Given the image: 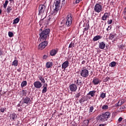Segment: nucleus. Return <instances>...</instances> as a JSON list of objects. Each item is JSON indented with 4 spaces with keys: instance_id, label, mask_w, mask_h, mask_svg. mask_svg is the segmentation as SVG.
Wrapping results in <instances>:
<instances>
[{
    "instance_id": "obj_1",
    "label": "nucleus",
    "mask_w": 126,
    "mask_h": 126,
    "mask_svg": "<svg viewBox=\"0 0 126 126\" xmlns=\"http://www.w3.org/2000/svg\"><path fill=\"white\" fill-rule=\"evenodd\" d=\"M50 29H46L43 30L40 29L39 30V39L40 41H46L50 37Z\"/></svg>"
},
{
    "instance_id": "obj_2",
    "label": "nucleus",
    "mask_w": 126,
    "mask_h": 126,
    "mask_svg": "<svg viewBox=\"0 0 126 126\" xmlns=\"http://www.w3.org/2000/svg\"><path fill=\"white\" fill-rule=\"evenodd\" d=\"M110 117H111V113L109 112H106L105 113H102L101 115L98 116L97 120V121H99V122H105Z\"/></svg>"
},
{
    "instance_id": "obj_3",
    "label": "nucleus",
    "mask_w": 126,
    "mask_h": 126,
    "mask_svg": "<svg viewBox=\"0 0 126 126\" xmlns=\"http://www.w3.org/2000/svg\"><path fill=\"white\" fill-rule=\"evenodd\" d=\"M72 24V16L71 14L68 15L66 17L65 26L67 27H70Z\"/></svg>"
},
{
    "instance_id": "obj_4",
    "label": "nucleus",
    "mask_w": 126,
    "mask_h": 126,
    "mask_svg": "<svg viewBox=\"0 0 126 126\" xmlns=\"http://www.w3.org/2000/svg\"><path fill=\"white\" fill-rule=\"evenodd\" d=\"M80 75L82 77H87L89 75V71L85 68H83L80 71Z\"/></svg>"
},
{
    "instance_id": "obj_5",
    "label": "nucleus",
    "mask_w": 126,
    "mask_h": 126,
    "mask_svg": "<svg viewBox=\"0 0 126 126\" xmlns=\"http://www.w3.org/2000/svg\"><path fill=\"white\" fill-rule=\"evenodd\" d=\"M43 41V42H42L41 43H40L39 44V45L38 46V48L39 50H43L44 49H45V48H46V47H47V46H48V41H46V40H42Z\"/></svg>"
},
{
    "instance_id": "obj_6",
    "label": "nucleus",
    "mask_w": 126,
    "mask_h": 126,
    "mask_svg": "<svg viewBox=\"0 0 126 126\" xmlns=\"http://www.w3.org/2000/svg\"><path fill=\"white\" fill-rule=\"evenodd\" d=\"M94 10L95 12H97V13L101 12V11H102L103 10L102 9L101 5L99 3H96L94 5Z\"/></svg>"
},
{
    "instance_id": "obj_7",
    "label": "nucleus",
    "mask_w": 126,
    "mask_h": 126,
    "mask_svg": "<svg viewBox=\"0 0 126 126\" xmlns=\"http://www.w3.org/2000/svg\"><path fill=\"white\" fill-rule=\"evenodd\" d=\"M45 9H46V6L44 4H40L39 6V9H38V15H41L42 13H44V12L45 11Z\"/></svg>"
},
{
    "instance_id": "obj_8",
    "label": "nucleus",
    "mask_w": 126,
    "mask_h": 126,
    "mask_svg": "<svg viewBox=\"0 0 126 126\" xmlns=\"http://www.w3.org/2000/svg\"><path fill=\"white\" fill-rule=\"evenodd\" d=\"M31 102H32V101H31V99L28 96L23 98V104L24 103L29 105L30 104H31Z\"/></svg>"
},
{
    "instance_id": "obj_9",
    "label": "nucleus",
    "mask_w": 126,
    "mask_h": 126,
    "mask_svg": "<svg viewBox=\"0 0 126 126\" xmlns=\"http://www.w3.org/2000/svg\"><path fill=\"white\" fill-rule=\"evenodd\" d=\"M69 88L72 92H75L77 90V86L75 84H71L69 86Z\"/></svg>"
},
{
    "instance_id": "obj_10",
    "label": "nucleus",
    "mask_w": 126,
    "mask_h": 126,
    "mask_svg": "<svg viewBox=\"0 0 126 126\" xmlns=\"http://www.w3.org/2000/svg\"><path fill=\"white\" fill-rule=\"evenodd\" d=\"M33 85L35 88L40 89L42 87V83L40 81H35L33 83Z\"/></svg>"
},
{
    "instance_id": "obj_11",
    "label": "nucleus",
    "mask_w": 126,
    "mask_h": 126,
    "mask_svg": "<svg viewBox=\"0 0 126 126\" xmlns=\"http://www.w3.org/2000/svg\"><path fill=\"white\" fill-rule=\"evenodd\" d=\"M66 26L65 25V22L64 21H62L59 25V29L60 30H63L64 29V28Z\"/></svg>"
},
{
    "instance_id": "obj_12",
    "label": "nucleus",
    "mask_w": 126,
    "mask_h": 126,
    "mask_svg": "<svg viewBox=\"0 0 126 126\" xmlns=\"http://www.w3.org/2000/svg\"><path fill=\"white\" fill-rule=\"evenodd\" d=\"M98 47L99 49H101V50H104L106 47V44L103 41L99 42Z\"/></svg>"
},
{
    "instance_id": "obj_13",
    "label": "nucleus",
    "mask_w": 126,
    "mask_h": 126,
    "mask_svg": "<svg viewBox=\"0 0 126 126\" xmlns=\"http://www.w3.org/2000/svg\"><path fill=\"white\" fill-rule=\"evenodd\" d=\"M68 64H69V63L68 62V61H66L64 62H63L62 65V68H63L64 69H65L67 66H68Z\"/></svg>"
},
{
    "instance_id": "obj_14",
    "label": "nucleus",
    "mask_w": 126,
    "mask_h": 126,
    "mask_svg": "<svg viewBox=\"0 0 126 126\" xmlns=\"http://www.w3.org/2000/svg\"><path fill=\"white\" fill-rule=\"evenodd\" d=\"M101 82V81L97 78L94 77L93 80V83L94 85H97Z\"/></svg>"
},
{
    "instance_id": "obj_15",
    "label": "nucleus",
    "mask_w": 126,
    "mask_h": 126,
    "mask_svg": "<svg viewBox=\"0 0 126 126\" xmlns=\"http://www.w3.org/2000/svg\"><path fill=\"white\" fill-rule=\"evenodd\" d=\"M85 101H87V98L85 96H83L79 100V102L80 104H83Z\"/></svg>"
},
{
    "instance_id": "obj_16",
    "label": "nucleus",
    "mask_w": 126,
    "mask_h": 126,
    "mask_svg": "<svg viewBox=\"0 0 126 126\" xmlns=\"http://www.w3.org/2000/svg\"><path fill=\"white\" fill-rule=\"evenodd\" d=\"M57 50L55 49H53L50 52V55H51L52 56H56L57 55Z\"/></svg>"
},
{
    "instance_id": "obj_17",
    "label": "nucleus",
    "mask_w": 126,
    "mask_h": 126,
    "mask_svg": "<svg viewBox=\"0 0 126 126\" xmlns=\"http://www.w3.org/2000/svg\"><path fill=\"white\" fill-rule=\"evenodd\" d=\"M17 118V115L15 114V113H13L12 114H11L10 119H12L13 121H15Z\"/></svg>"
},
{
    "instance_id": "obj_18",
    "label": "nucleus",
    "mask_w": 126,
    "mask_h": 126,
    "mask_svg": "<svg viewBox=\"0 0 126 126\" xmlns=\"http://www.w3.org/2000/svg\"><path fill=\"white\" fill-rule=\"evenodd\" d=\"M100 39H101V36L96 35L93 38V40L94 42H95L96 41H98V40H100Z\"/></svg>"
},
{
    "instance_id": "obj_19",
    "label": "nucleus",
    "mask_w": 126,
    "mask_h": 126,
    "mask_svg": "<svg viewBox=\"0 0 126 126\" xmlns=\"http://www.w3.org/2000/svg\"><path fill=\"white\" fill-rule=\"evenodd\" d=\"M38 79L40 80V81L44 84L46 81H45V79L43 78V77L41 75H38Z\"/></svg>"
},
{
    "instance_id": "obj_20",
    "label": "nucleus",
    "mask_w": 126,
    "mask_h": 126,
    "mask_svg": "<svg viewBox=\"0 0 126 126\" xmlns=\"http://www.w3.org/2000/svg\"><path fill=\"white\" fill-rule=\"evenodd\" d=\"M95 93H96V91H90L88 93V95H90L91 97H94V96H95Z\"/></svg>"
},
{
    "instance_id": "obj_21",
    "label": "nucleus",
    "mask_w": 126,
    "mask_h": 126,
    "mask_svg": "<svg viewBox=\"0 0 126 126\" xmlns=\"http://www.w3.org/2000/svg\"><path fill=\"white\" fill-rule=\"evenodd\" d=\"M51 66H53V62H49L46 63L47 68H50Z\"/></svg>"
},
{
    "instance_id": "obj_22",
    "label": "nucleus",
    "mask_w": 126,
    "mask_h": 126,
    "mask_svg": "<svg viewBox=\"0 0 126 126\" xmlns=\"http://www.w3.org/2000/svg\"><path fill=\"white\" fill-rule=\"evenodd\" d=\"M12 65H14V66H17V65H18V61L14 60L12 63Z\"/></svg>"
},
{
    "instance_id": "obj_23",
    "label": "nucleus",
    "mask_w": 126,
    "mask_h": 126,
    "mask_svg": "<svg viewBox=\"0 0 126 126\" xmlns=\"http://www.w3.org/2000/svg\"><path fill=\"white\" fill-rule=\"evenodd\" d=\"M60 3H61V0H56L55 3V7L59 8V7L60 6Z\"/></svg>"
},
{
    "instance_id": "obj_24",
    "label": "nucleus",
    "mask_w": 126,
    "mask_h": 126,
    "mask_svg": "<svg viewBox=\"0 0 126 126\" xmlns=\"http://www.w3.org/2000/svg\"><path fill=\"white\" fill-rule=\"evenodd\" d=\"M27 85V81H24L23 82H22L21 84V87L22 88H23V87L26 86Z\"/></svg>"
},
{
    "instance_id": "obj_25",
    "label": "nucleus",
    "mask_w": 126,
    "mask_h": 126,
    "mask_svg": "<svg viewBox=\"0 0 126 126\" xmlns=\"http://www.w3.org/2000/svg\"><path fill=\"white\" fill-rule=\"evenodd\" d=\"M116 64L117 63H116L115 62H112L109 63V66H111V67H115Z\"/></svg>"
},
{
    "instance_id": "obj_26",
    "label": "nucleus",
    "mask_w": 126,
    "mask_h": 126,
    "mask_svg": "<svg viewBox=\"0 0 126 126\" xmlns=\"http://www.w3.org/2000/svg\"><path fill=\"white\" fill-rule=\"evenodd\" d=\"M6 10L8 13H10V12L12 10V8L10 6H8Z\"/></svg>"
},
{
    "instance_id": "obj_27",
    "label": "nucleus",
    "mask_w": 126,
    "mask_h": 126,
    "mask_svg": "<svg viewBox=\"0 0 126 126\" xmlns=\"http://www.w3.org/2000/svg\"><path fill=\"white\" fill-rule=\"evenodd\" d=\"M83 126H88V124H89V120H85L83 122Z\"/></svg>"
},
{
    "instance_id": "obj_28",
    "label": "nucleus",
    "mask_w": 126,
    "mask_h": 126,
    "mask_svg": "<svg viewBox=\"0 0 126 126\" xmlns=\"http://www.w3.org/2000/svg\"><path fill=\"white\" fill-rule=\"evenodd\" d=\"M114 38H115V34H113L112 33H110L109 34V36L108 37V39L109 40H113V39H114Z\"/></svg>"
},
{
    "instance_id": "obj_29",
    "label": "nucleus",
    "mask_w": 126,
    "mask_h": 126,
    "mask_svg": "<svg viewBox=\"0 0 126 126\" xmlns=\"http://www.w3.org/2000/svg\"><path fill=\"white\" fill-rule=\"evenodd\" d=\"M19 20H20V19H19V18H16L15 20H14L13 24H17V23H18V22H19Z\"/></svg>"
},
{
    "instance_id": "obj_30",
    "label": "nucleus",
    "mask_w": 126,
    "mask_h": 126,
    "mask_svg": "<svg viewBox=\"0 0 126 126\" xmlns=\"http://www.w3.org/2000/svg\"><path fill=\"white\" fill-rule=\"evenodd\" d=\"M27 95V90H22V96Z\"/></svg>"
},
{
    "instance_id": "obj_31",
    "label": "nucleus",
    "mask_w": 126,
    "mask_h": 126,
    "mask_svg": "<svg viewBox=\"0 0 126 126\" xmlns=\"http://www.w3.org/2000/svg\"><path fill=\"white\" fill-rule=\"evenodd\" d=\"M90 26H89V24H88V25H86V27L83 30V32L84 33L85 31H87L89 28H90Z\"/></svg>"
},
{
    "instance_id": "obj_32",
    "label": "nucleus",
    "mask_w": 126,
    "mask_h": 126,
    "mask_svg": "<svg viewBox=\"0 0 126 126\" xmlns=\"http://www.w3.org/2000/svg\"><path fill=\"white\" fill-rule=\"evenodd\" d=\"M8 0H5V3L3 4V8H6L7 4H8Z\"/></svg>"
},
{
    "instance_id": "obj_33",
    "label": "nucleus",
    "mask_w": 126,
    "mask_h": 126,
    "mask_svg": "<svg viewBox=\"0 0 126 126\" xmlns=\"http://www.w3.org/2000/svg\"><path fill=\"white\" fill-rule=\"evenodd\" d=\"M43 89L42 90V93L45 94L47 92V88L45 87V86H43Z\"/></svg>"
},
{
    "instance_id": "obj_34",
    "label": "nucleus",
    "mask_w": 126,
    "mask_h": 126,
    "mask_svg": "<svg viewBox=\"0 0 126 126\" xmlns=\"http://www.w3.org/2000/svg\"><path fill=\"white\" fill-rule=\"evenodd\" d=\"M81 95V93L79 92V93L76 94L75 95L74 97H75V98H79L80 97Z\"/></svg>"
},
{
    "instance_id": "obj_35",
    "label": "nucleus",
    "mask_w": 126,
    "mask_h": 126,
    "mask_svg": "<svg viewBox=\"0 0 126 126\" xmlns=\"http://www.w3.org/2000/svg\"><path fill=\"white\" fill-rule=\"evenodd\" d=\"M8 36L9 37H10V38L13 37V36H14V35L13 34V32H8Z\"/></svg>"
},
{
    "instance_id": "obj_36",
    "label": "nucleus",
    "mask_w": 126,
    "mask_h": 126,
    "mask_svg": "<svg viewBox=\"0 0 126 126\" xmlns=\"http://www.w3.org/2000/svg\"><path fill=\"white\" fill-rule=\"evenodd\" d=\"M58 10H59V8L55 7V9L53 11V14H57V13L58 12Z\"/></svg>"
},
{
    "instance_id": "obj_37",
    "label": "nucleus",
    "mask_w": 126,
    "mask_h": 126,
    "mask_svg": "<svg viewBox=\"0 0 126 126\" xmlns=\"http://www.w3.org/2000/svg\"><path fill=\"white\" fill-rule=\"evenodd\" d=\"M108 108H109V106H108V105H104L102 107V110H107V109H108Z\"/></svg>"
},
{
    "instance_id": "obj_38",
    "label": "nucleus",
    "mask_w": 126,
    "mask_h": 126,
    "mask_svg": "<svg viewBox=\"0 0 126 126\" xmlns=\"http://www.w3.org/2000/svg\"><path fill=\"white\" fill-rule=\"evenodd\" d=\"M74 43L71 42L69 44L68 48H74Z\"/></svg>"
},
{
    "instance_id": "obj_39",
    "label": "nucleus",
    "mask_w": 126,
    "mask_h": 126,
    "mask_svg": "<svg viewBox=\"0 0 126 126\" xmlns=\"http://www.w3.org/2000/svg\"><path fill=\"white\" fill-rule=\"evenodd\" d=\"M110 79H111L110 78V77H107L106 78L104 79L103 81H104V82H107V81H109V80H110Z\"/></svg>"
},
{
    "instance_id": "obj_40",
    "label": "nucleus",
    "mask_w": 126,
    "mask_h": 126,
    "mask_svg": "<svg viewBox=\"0 0 126 126\" xmlns=\"http://www.w3.org/2000/svg\"><path fill=\"white\" fill-rule=\"evenodd\" d=\"M79 88L83 86V84L82 83V82L81 80H80V82H79Z\"/></svg>"
},
{
    "instance_id": "obj_41",
    "label": "nucleus",
    "mask_w": 126,
    "mask_h": 126,
    "mask_svg": "<svg viewBox=\"0 0 126 126\" xmlns=\"http://www.w3.org/2000/svg\"><path fill=\"white\" fill-rule=\"evenodd\" d=\"M108 14H109V13H107V12H105L104 15H103V16L105 17V18H108L109 17V15H108Z\"/></svg>"
},
{
    "instance_id": "obj_42",
    "label": "nucleus",
    "mask_w": 126,
    "mask_h": 126,
    "mask_svg": "<svg viewBox=\"0 0 126 126\" xmlns=\"http://www.w3.org/2000/svg\"><path fill=\"white\" fill-rule=\"evenodd\" d=\"M93 110H94V107L93 106H91L89 109L90 113H92L93 112Z\"/></svg>"
},
{
    "instance_id": "obj_43",
    "label": "nucleus",
    "mask_w": 126,
    "mask_h": 126,
    "mask_svg": "<svg viewBox=\"0 0 126 126\" xmlns=\"http://www.w3.org/2000/svg\"><path fill=\"white\" fill-rule=\"evenodd\" d=\"M100 97H101V98H102L103 99H104V98H105V97H106V94H105V93H102V94L100 95Z\"/></svg>"
},
{
    "instance_id": "obj_44",
    "label": "nucleus",
    "mask_w": 126,
    "mask_h": 126,
    "mask_svg": "<svg viewBox=\"0 0 126 126\" xmlns=\"http://www.w3.org/2000/svg\"><path fill=\"white\" fill-rule=\"evenodd\" d=\"M126 105H123L122 106L120 107V110H125L126 109Z\"/></svg>"
},
{
    "instance_id": "obj_45",
    "label": "nucleus",
    "mask_w": 126,
    "mask_h": 126,
    "mask_svg": "<svg viewBox=\"0 0 126 126\" xmlns=\"http://www.w3.org/2000/svg\"><path fill=\"white\" fill-rule=\"evenodd\" d=\"M111 29H112V26H109L106 29V30H107V31H109V30H111Z\"/></svg>"
},
{
    "instance_id": "obj_46",
    "label": "nucleus",
    "mask_w": 126,
    "mask_h": 126,
    "mask_svg": "<svg viewBox=\"0 0 126 126\" xmlns=\"http://www.w3.org/2000/svg\"><path fill=\"white\" fill-rule=\"evenodd\" d=\"M108 24H112V23H113V20H110L108 21L107 22Z\"/></svg>"
},
{
    "instance_id": "obj_47",
    "label": "nucleus",
    "mask_w": 126,
    "mask_h": 126,
    "mask_svg": "<svg viewBox=\"0 0 126 126\" xmlns=\"http://www.w3.org/2000/svg\"><path fill=\"white\" fill-rule=\"evenodd\" d=\"M120 101H119L117 103L115 104V107H119L120 105Z\"/></svg>"
},
{
    "instance_id": "obj_48",
    "label": "nucleus",
    "mask_w": 126,
    "mask_h": 126,
    "mask_svg": "<svg viewBox=\"0 0 126 126\" xmlns=\"http://www.w3.org/2000/svg\"><path fill=\"white\" fill-rule=\"evenodd\" d=\"M124 46L123 44H121L119 46V48H120V49H124Z\"/></svg>"
},
{
    "instance_id": "obj_49",
    "label": "nucleus",
    "mask_w": 126,
    "mask_h": 126,
    "mask_svg": "<svg viewBox=\"0 0 126 126\" xmlns=\"http://www.w3.org/2000/svg\"><path fill=\"white\" fill-rule=\"evenodd\" d=\"M42 59H43V60H46V59H48V56L47 55H44L43 56Z\"/></svg>"
},
{
    "instance_id": "obj_50",
    "label": "nucleus",
    "mask_w": 126,
    "mask_h": 126,
    "mask_svg": "<svg viewBox=\"0 0 126 126\" xmlns=\"http://www.w3.org/2000/svg\"><path fill=\"white\" fill-rule=\"evenodd\" d=\"M122 121H123V118H122V117L119 118L118 119V122L119 123H121V122H122Z\"/></svg>"
},
{
    "instance_id": "obj_51",
    "label": "nucleus",
    "mask_w": 126,
    "mask_h": 126,
    "mask_svg": "<svg viewBox=\"0 0 126 126\" xmlns=\"http://www.w3.org/2000/svg\"><path fill=\"white\" fill-rule=\"evenodd\" d=\"M43 20H44V19L40 20L39 22V25H42V22H43Z\"/></svg>"
},
{
    "instance_id": "obj_52",
    "label": "nucleus",
    "mask_w": 126,
    "mask_h": 126,
    "mask_svg": "<svg viewBox=\"0 0 126 126\" xmlns=\"http://www.w3.org/2000/svg\"><path fill=\"white\" fill-rule=\"evenodd\" d=\"M107 19L106 18H105V16H103L102 17H101V20H106Z\"/></svg>"
},
{
    "instance_id": "obj_53",
    "label": "nucleus",
    "mask_w": 126,
    "mask_h": 126,
    "mask_svg": "<svg viewBox=\"0 0 126 126\" xmlns=\"http://www.w3.org/2000/svg\"><path fill=\"white\" fill-rule=\"evenodd\" d=\"M123 14H124L125 15H126V7L124 9V11L123 12Z\"/></svg>"
},
{
    "instance_id": "obj_54",
    "label": "nucleus",
    "mask_w": 126,
    "mask_h": 126,
    "mask_svg": "<svg viewBox=\"0 0 126 126\" xmlns=\"http://www.w3.org/2000/svg\"><path fill=\"white\" fill-rule=\"evenodd\" d=\"M0 111L1 112V113H3L4 112V108H1L0 109Z\"/></svg>"
},
{
    "instance_id": "obj_55",
    "label": "nucleus",
    "mask_w": 126,
    "mask_h": 126,
    "mask_svg": "<svg viewBox=\"0 0 126 126\" xmlns=\"http://www.w3.org/2000/svg\"><path fill=\"white\" fill-rule=\"evenodd\" d=\"M3 55V51L2 50H0V56H2Z\"/></svg>"
},
{
    "instance_id": "obj_56",
    "label": "nucleus",
    "mask_w": 126,
    "mask_h": 126,
    "mask_svg": "<svg viewBox=\"0 0 126 126\" xmlns=\"http://www.w3.org/2000/svg\"><path fill=\"white\" fill-rule=\"evenodd\" d=\"M81 0H76L75 1L76 3H79V2H80V1H81Z\"/></svg>"
},
{
    "instance_id": "obj_57",
    "label": "nucleus",
    "mask_w": 126,
    "mask_h": 126,
    "mask_svg": "<svg viewBox=\"0 0 126 126\" xmlns=\"http://www.w3.org/2000/svg\"><path fill=\"white\" fill-rule=\"evenodd\" d=\"M80 81V80H77V82L76 83V84H77L78 85H79V82Z\"/></svg>"
},
{
    "instance_id": "obj_58",
    "label": "nucleus",
    "mask_w": 126,
    "mask_h": 126,
    "mask_svg": "<svg viewBox=\"0 0 126 126\" xmlns=\"http://www.w3.org/2000/svg\"><path fill=\"white\" fill-rule=\"evenodd\" d=\"M125 102L124 101H121V103H119V105L120 106H122V105H123V104H124Z\"/></svg>"
},
{
    "instance_id": "obj_59",
    "label": "nucleus",
    "mask_w": 126,
    "mask_h": 126,
    "mask_svg": "<svg viewBox=\"0 0 126 126\" xmlns=\"http://www.w3.org/2000/svg\"><path fill=\"white\" fill-rule=\"evenodd\" d=\"M43 86H44V87H46L47 88V87H48V84H46V83H44Z\"/></svg>"
},
{
    "instance_id": "obj_60",
    "label": "nucleus",
    "mask_w": 126,
    "mask_h": 126,
    "mask_svg": "<svg viewBox=\"0 0 126 126\" xmlns=\"http://www.w3.org/2000/svg\"><path fill=\"white\" fill-rule=\"evenodd\" d=\"M17 71H18V72H21V68H19V69H18Z\"/></svg>"
},
{
    "instance_id": "obj_61",
    "label": "nucleus",
    "mask_w": 126,
    "mask_h": 126,
    "mask_svg": "<svg viewBox=\"0 0 126 126\" xmlns=\"http://www.w3.org/2000/svg\"><path fill=\"white\" fill-rule=\"evenodd\" d=\"M86 63V62L85 61H83L82 62V64H84V63Z\"/></svg>"
},
{
    "instance_id": "obj_62",
    "label": "nucleus",
    "mask_w": 126,
    "mask_h": 126,
    "mask_svg": "<svg viewBox=\"0 0 126 126\" xmlns=\"http://www.w3.org/2000/svg\"><path fill=\"white\" fill-rule=\"evenodd\" d=\"M9 1H10V2H14V0H9Z\"/></svg>"
},
{
    "instance_id": "obj_63",
    "label": "nucleus",
    "mask_w": 126,
    "mask_h": 126,
    "mask_svg": "<svg viewBox=\"0 0 126 126\" xmlns=\"http://www.w3.org/2000/svg\"><path fill=\"white\" fill-rule=\"evenodd\" d=\"M98 126H105V124H100Z\"/></svg>"
},
{
    "instance_id": "obj_64",
    "label": "nucleus",
    "mask_w": 126,
    "mask_h": 126,
    "mask_svg": "<svg viewBox=\"0 0 126 126\" xmlns=\"http://www.w3.org/2000/svg\"><path fill=\"white\" fill-rule=\"evenodd\" d=\"M110 3L113 4H114V1L113 0H112L110 2Z\"/></svg>"
}]
</instances>
